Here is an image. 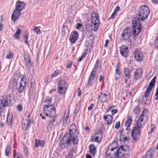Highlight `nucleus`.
<instances>
[{
  "label": "nucleus",
  "instance_id": "nucleus-1",
  "mask_svg": "<svg viewBox=\"0 0 158 158\" xmlns=\"http://www.w3.org/2000/svg\"><path fill=\"white\" fill-rule=\"evenodd\" d=\"M76 126L74 124L70 125L69 128V133H66L62 138L60 143V146L62 148H66L70 144L71 142H73L74 144H77L78 139L77 135H75L74 131H76Z\"/></svg>",
  "mask_w": 158,
  "mask_h": 158
},
{
  "label": "nucleus",
  "instance_id": "nucleus-2",
  "mask_svg": "<svg viewBox=\"0 0 158 158\" xmlns=\"http://www.w3.org/2000/svg\"><path fill=\"white\" fill-rule=\"evenodd\" d=\"M26 79L21 76L19 72H16L13 77V81L15 84L16 89L19 93L23 92L26 84Z\"/></svg>",
  "mask_w": 158,
  "mask_h": 158
},
{
  "label": "nucleus",
  "instance_id": "nucleus-3",
  "mask_svg": "<svg viewBox=\"0 0 158 158\" xmlns=\"http://www.w3.org/2000/svg\"><path fill=\"white\" fill-rule=\"evenodd\" d=\"M143 111L136 123V126L133 130L131 135L134 141H136L140 135V129L143 127L141 123L143 122L144 117Z\"/></svg>",
  "mask_w": 158,
  "mask_h": 158
},
{
  "label": "nucleus",
  "instance_id": "nucleus-4",
  "mask_svg": "<svg viewBox=\"0 0 158 158\" xmlns=\"http://www.w3.org/2000/svg\"><path fill=\"white\" fill-rule=\"evenodd\" d=\"M52 99L48 97L46 98L45 102H47L48 105L44 106V111L46 116L47 117H54L55 115V108L51 104L52 102Z\"/></svg>",
  "mask_w": 158,
  "mask_h": 158
},
{
  "label": "nucleus",
  "instance_id": "nucleus-5",
  "mask_svg": "<svg viewBox=\"0 0 158 158\" xmlns=\"http://www.w3.org/2000/svg\"><path fill=\"white\" fill-rule=\"evenodd\" d=\"M114 154L119 158H127L130 155V152L126 146H123Z\"/></svg>",
  "mask_w": 158,
  "mask_h": 158
},
{
  "label": "nucleus",
  "instance_id": "nucleus-6",
  "mask_svg": "<svg viewBox=\"0 0 158 158\" xmlns=\"http://www.w3.org/2000/svg\"><path fill=\"white\" fill-rule=\"evenodd\" d=\"M138 16L141 20H143L148 17L149 13L150 10L148 7L146 5L141 6L139 9Z\"/></svg>",
  "mask_w": 158,
  "mask_h": 158
},
{
  "label": "nucleus",
  "instance_id": "nucleus-7",
  "mask_svg": "<svg viewBox=\"0 0 158 158\" xmlns=\"http://www.w3.org/2000/svg\"><path fill=\"white\" fill-rule=\"evenodd\" d=\"M22 127L23 129L26 130L28 128H29L31 125V123L30 122V115L26 112L22 121Z\"/></svg>",
  "mask_w": 158,
  "mask_h": 158
},
{
  "label": "nucleus",
  "instance_id": "nucleus-8",
  "mask_svg": "<svg viewBox=\"0 0 158 158\" xmlns=\"http://www.w3.org/2000/svg\"><path fill=\"white\" fill-rule=\"evenodd\" d=\"M156 79V77L155 76L149 83L144 94V97L145 98H147L148 97L153 88L155 86Z\"/></svg>",
  "mask_w": 158,
  "mask_h": 158
},
{
  "label": "nucleus",
  "instance_id": "nucleus-9",
  "mask_svg": "<svg viewBox=\"0 0 158 158\" xmlns=\"http://www.w3.org/2000/svg\"><path fill=\"white\" fill-rule=\"evenodd\" d=\"M131 36V31L130 27L125 28L123 31L121 35V37L124 40H128L130 41V38Z\"/></svg>",
  "mask_w": 158,
  "mask_h": 158
},
{
  "label": "nucleus",
  "instance_id": "nucleus-10",
  "mask_svg": "<svg viewBox=\"0 0 158 158\" xmlns=\"http://www.w3.org/2000/svg\"><path fill=\"white\" fill-rule=\"evenodd\" d=\"M66 84V82L64 80H61L59 81L58 88L60 94H63L65 93L67 88Z\"/></svg>",
  "mask_w": 158,
  "mask_h": 158
},
{
  "label": "nucleus",
  "instance_id": "nucleus-11",
  "mask_svg": "<svg viewBox=\"0 0 158 158\" xmlns=\"http://www.w3.org/2000/svg\"><path fill=\"white\" fill-rule=\"evenodd\" d=\"M134 53V57L137 61L141 62L143 60L144 56L142 50L140 49H136L135 50Z\"/></svg>",
  "mask_w": 158,
  "mask_h": 158
},
{
  "label": "nucleus",
  "instance_id": "nucleus-12",
  "mask_svg": "<svg viewBox=\"0 0 158 158\" xmlns=\"http://www.w3.org/2000/svg\"><path fill=\"white\" fill-rule=\"evenodd\" d=\"M118 143L117 141H114L112 143L109 145L108 147L107 151V153L108 154L109 152H117V150H118L117 149Z\"/></svg>",
  "mask_w": 158,
  "mask_h": 158
},
{
  "label": "nucleus",
  "instance_id": "nucleus-13",
  "mask_svg": "<svg viewBox=\"0 0 158 158\" xmlns=\"http://www.w3.org/2000/svg\"><path fill=\"white\" fill-rule=\"evenodd\" d=\"M120 51L122 56L127 57L128 55V48L126 45H123L120 48Z\"/></svg>",
  "mask_w": 158,
  "mask_h": 158
},
{
  "label": "nucleus",
  "instance_id": "nucleus-14",
  "mask_svg": "<svg viewBox=\"0 0 158 158\" xmlns=\"http://www.w3.org/2000/svg\"><path fill=\"white\" fill-rule=\"evenodd\" d=\"M78 32L76 31H73L70 34L69 40L71 43H74L78 38Z\"/></svg>",
  "mask_w": 158,
  "mask_h": 158
},
{
  "label": "nucleus",
  "instance_id": "nucleus-15",
  "mask_svg": "<svg viewBox=\"0 0 158 158\" xmlns=\"http://www.w3.org/2000/svg\"><path fill=\"white\" fill-rule=\"evenodd\" d=\"M21 11L15 9L11 15V19L12 21H16L21 15Z\"/></svg>",
  "mask_w": 158,
  "mask_h": 158
},
{
  "label": "nucleus",
  "instance_id": "nucleus-16",
  "mask_svg": "<svg viewBox=\"0 0 158 158\" xmlns=\"http://www.w3.org/2000/svg\"><path fill=\"white\" fill-rule=\"evenodd\" d=\"M25 3L23 2L18 1L16 4V8L15 9L21 11L24 8Z\"/></svg>",
  "mask_w": 158,
  "mask_h": 158
},
{
  "label": "nucleus",
  "instance_id": "nucleus-17",
  "mask_svg": "<svg viewBox=\"0 0 158 158\" xmlns=\"http://www.w3.org/2000/svg\"><path fill=\"white\" fill-rule=\"evenodd\" d=\"M96 74V72L95 70L92 71L90 74V76L89 77V80L88 81V85H90L93 83V81L94 78L95 77V74Z\"/></svg>",
  "mask_w": 158,
  "mask_h": 158
},
{
  "label": "nucleus",
  "instance_id": "nucleus-18",
  "mask_svg": "<svg viewBox=\"0 0 158 158\" xmlns=\"http://www.w3.org/2000/svg\"><path fill=\"white\" fill-rule=\"evenodd\" d=\"M106 125H109L111 123L113 119V117L110 115L107 114L104 116Z\"/></svg>",
  "mask_w": 158,
  "mask_h": 158
},
{
  "label": "nucleus",
  "instance_id": "nucleus-19",
  "mask_svg": "<svg viewBox=\"0 0 158 158\" xmlns=\"http://www.w3.org/2000/svg\"><path fill=\"white\" fill-rule=\"evenodd\" d=\"M132 27H141L140 20L138 17H136L134 18L132 21Z\"/></svg>",
  "mask_w": 158,
  "mask_h": 158
},
{
  "label": "nucleus",
  "instance_id": "nucleus-20",
  "mask_svg": "<svg viewBox=\"0 0 158 158\" xmlns=\"http://www.w3.org/2000/svg\"><path fill=\"white\" fill-rule=\"evenodd\" d=\"M92 18H91V23H94L96 19L99 22V19L97 13L96 12H93L91 14Z\"/></svg>",
  "mask_w": 158,
  "mask_h": 158
},
{
  "label": "nucleus",
  "instance_id": "nucleus-21",
  "mask_svg": "<svg viewBox=\"0 0 158 158\" xmlns=\"http://www.w3.org/2000/svg\"><path fill=\"white\" fill-rule=\"evenodd\" d=\"M107 95L106 94L101 93L100 94L99 96V100L100 102H104L107 99Z\"/></svg>",
  "mask_w": 158,
  "mask_h": 158
},
{
  "label": "nucleus",
  "instance_id": "nucleus-22",
  "mask_svg": "<svg viewBox=\"0 0 158 158\" xmlns=\"http://www.w3.org/2000/svg\"><path fill=\"white\" fill-rule=\"evenodd\" d=\"M98 21L96 19V21L94 23H92L91 26L93 30L96 31L98 30L99 27Z\"/></svg>",
  "mask_w": 158,
  "mask_h": 158
},
{
  "label": "nucleus",
  "instance_id": "nucleus-23",
  "mask_svg": "<svg viewBox=\"0 0 158 158\" xmlns=\"http://www.w3.org/2000/svg\"><path fill=\"white\" fill-rule=\"evenodd\" d=\"M45 142L44 141L36 139L35 142V144L36 147L41 146L43 147L44 145Z\"/></svg>",
  "mask_w": 158,
  "mask_h": 158
},
{
  "label": "nucleus",
  "instance_id": "nucleus-24",
  "mask_svg": "<svg viewBox=\"0 0 158 158\" xmlns=\"http://www.w3.org/2000/svg\"><path fill=\"white\" fill-rule=\"evenodd\" d=\"M90 153L94 155L96 152V148L94 144H91L90 145L89 147Z\"/></svg>",
  "mask_w": 158,
  "mask_h": 158
},
{
  "label": "nucleus",
  "instance_id": "nucleus-25",
  "mask_svg": "<svg viewBox=\"0 0 158 158\" xmlns=\"http://www.w3.org/2000/svg\"><path fill=\"white\" fill-rule=\"evenodd\" d=\"M124 73L126 77L128 79L130 78L131 76V71L129 69L127 68H125L124 69Z\"/></svg>",
  "mask_w": 158,
  "mask_h": 158
},
{
  "label": "nucleus",
  "instance_id": "nucleus-26",
  "mask_svg": "<svg viewBox=\"0 0 158 158\" xmlns=\"http://www.w3.org/2000/svg\"><path fill=\"white\" fill-rule=\"evenodd\" d=\"M133 34L135 36L139 34L141 31V27H133Z\"/></svg>",
  "mask_w": 158,
  "mask_h": 158
},
{
  "label": "nucleus",
  "instance_id": "nucleus-27",
  "mask_svg": "<svg viewBox=\"0 0 158 158\" xmlns=\"http://www.w3.org/2000/svg\"><path fill=\"white\" fill-rule=\"evenodd\" d=\"M54 117H49L50 118H52V119L50 121L48 124V126L49 127H50L51 128H52L54 127V123L55 121V116Z\"/></svg>",
  "mask_w": 158,
  "mask_h": 158
},
{
  "label": "nucleus",
  "instance_id": "nucleus-28",
  "mask_svg": "<svg viewBox=\"0 0 158 158\" xmlns=\"http://www.w3.org/2000/svg\"><path fill=\"white\" fill-rule=\"evenodd\" d=\"M132 119L130 116H127V119L125 122L126 127H130L132 122Z\"/></svg>",
  "mask_w": 158,
  "mask_h": 158
},
{
  "label": "nucleus",
  "instance_id": "nucleus-29",
  "mask_svg": "<svg viewBox=\"0 0 158 158\" xmlns=\"http://www.w3.org/2000/svg\"><path fill=\"white\" fill-rule=\"evenodd\" d=\"M24 59L26 62L30 64V58L29 56L28 53L26 52H24Z\"/></svg>",
  "mask_w": 158,
  "mask_h": 158
},
{
  "label": "nucleus",
  "instance_id": "nucleus-30",
  "mask_svg": "<svg viewBox=\"0 0 158 158\" xmlns=\"http://www.w3.org/2000/svg\"><path fill=\"white\" fill-rule=\"evenodd\" d=\"M108 154L107 153V151L106 152V158H116L115 156H117L115 154H114V152H109Z\"/></svg>",
  "mask_w": 158,
  "mask_h": 158
},
{
  "label": "nucleus",
  "instance_id": "nucleus-31",
  "mask_svg": "<svg viewBox=\"0 0 158 158\" xmlns=\"http://www.w3.org/2000/svg\"><path fill=\"white\" fill-rule=\"evenodd\" d=\"M59 73V71L57 70L55 71L52 74V75L49 77V79L50 81H51L53 78L57 76Z\"/></svg>",
  "mask_w": 158,
  "mask_h": 158
},
{
  "label": "nucleus",
  "instance_id": "nucleus-32",
  "mask_svg": "<svg viewBox=\"0 0 158 158\" xmlns=\"http://www.w3.org/2000/svg\"><path fill=\"white\" fill-rule=\"evenodd\" d=\"M21 30L20 29L18 28L16 32H15V33L14 35V37L16 39H19V38L20 34L21 33Z\"/></svg>",
  "mask_w": 158,
  "mask_h": 158
},
{
  "label": "nucleus",
  "instance_id": "nucleus-33",
  "mask_svg": "<svg viewBox=\"0 0 158 158\" xmlns=\"http://www.w3.org/2000/svg\"><path fill=\"white\" fill-rule=\"evenodd\" d=\"M12 116L11 117L10 115H8L7 116L6 120L7 122V124L10 126H11L12 124L13 121Z\"/></svg>",
  "mask_w": 158,
  "mask_h": 158
},
{
  "label": "nucleus",
  "instance_id": "nucleus-34",
  "mask_svg": "<svg viewBox=\"0 0 158 158\" xmlns=\"http://www.w3.org/2000/svg\"><path fill=\"white\" fill-rule=\"evenodd\" d=\"M115 72L117 74L120 75L121 74L120 68V63H118L116 67Z\"/></svg>",
  "mask_w": 158,
  "mask_h": 158
},
{
  "label": "nucleus",
  "instance_id": "nucleus-35",
  "mask_svg": "<svg viewBox=\"0 0 158 158\" xmlns=\"http://www.w3.org/2000/svg\"><path fill=\"white\" fill-rule=\"evenodd\" d=\"M10 150L11 147L10 145H7L5 150V155L6 156H9V153H10Z\"/></svg>",
  "mask_w": 158,
  "mask_h": 158
},
{
  "label": "nucleus",
  "instance_id": "nucleus-36",
  "mask_svg": "<svg viewBox=\"0 0 158 158\" xmlns=\"http://www.w3.org/2000/svg\"><path fill=\"white\" fill-rule=\"evenodd\" d=\"M141 77L139 75V72L137 71L135 72L134 75V78L135 80H137L139 79Z\"/></svg>",
  "mask_w": 158,
  "mask_h": 158
},
{
  "label": "nucleus",
  "instance_id": "nucleus-37",
  "mask_svg": "<svg viewBox=\"0 0 158 158\" xmlns=\"http://www.w3.org/2000/svg\"><path fill=\"white\" fill-rule=\"evenodd\" d=\"M8 100H4L0 102V105L2 107H4L8 105Z\"/></svg>",
  "mask_w": 158,
  "mask_h": 158
},
{
  "label": "nucleus",
  "instance_id": "nucleus-38",
  "mask_svg": "<svg viewBox=\"0 0 158 158\" xmlns=\"http://www.w3.org/2000/svg\"><path fill=\"white\" fill-rule=\"evenodd\" d=\"M91 137H92L91 139V140H93V141L96 142H98L99 140H101V137H98L97 136V135H95L94 136H92Z\"/></svg>",
  "mask_w": 158,
  "mask_h": 158
},
{
  "label": "nucleus",
  "instance_id": "nucleus-39",
  "mask_svg": "<svg viewBox=\"0 0 158 158\" xmlns=\"http://www.w3.org/2000/svg\"><path fill=\"white\" fill-rule=\"evenodd\" d=\"M14 158H23L21 154L19 153H15L14 155Z\"/></svg>",
  "mask_w": 158,
  "mask_h": 158
},
{
  "label": "nucleus",
  "instance_id": "nucleus-40",
  "mask_svg": "<svg viewBox=\"0 0 158 158\" xmlns=\"http://www.w3.org/2000/svg\"><path fill=\"white\" fill-rule=\"evenodd\" d=\"M69 114L65 113L64 115V119L63 121V123H65L68 120L69 118Z\"/></svg>",
  "mask_w": 158,
  "mask_h": 158
},
{
  "label": "nucleus",
  "instance_id": "nucleus-41",
  "mask_svg": "<svg viewBox=\"0 0 158 158\" xmlns=\"http://www.w3.org/2000/svg\"><path fill=\"white\" fill-rule=\"evenodd\" d=\"M140 110L138 106H136L135 107L133 110V112L134 113L137 114L139 112Z\"/></svg>",
  "mask_w": 158,
  "mask_h": 158
},
{
  "label": "nucleus",
  "instance_id": "nucleus-42",
  "mask_svg": "<svg viewBox=\"0 0 158 158\" xmlns=\"http://www.w3.org/2000/svg\"><path fill=\"white\" fill-rule=\"evenodd\" d=\"M34 31L38 34H39L41 33L40 30L37 27H35L34 28Z\"/></svg>",
  "mask_w": 158,
  "mask_h": 158
},
{
  "label": "nucleus",
  "instance_id": "nucleus-43",
  "mask_svg": "<svg viewBox=\"0 0 158 158\" xmlns=\"http://www.w3.org/2000/svg\"><path fill=\"white\" fill-rule=\"evenodd\" d=\"M13 57V54H12L11 52L8 53L6 56V58L8 59H10L12 58Z\"/></svg>",
  "mask_w": 158,
  "mask_h": 158
},
{
  "label": "nucleus",
  "instance_id": "nucleus-44",
  "mask_svg": "<svg viewBox=\"0 0 158 158\" xmlns=\"http://www.w3.org/2000/svg\"><path fill=\"white\" fill-rule=\"evenodd\" d=\"M17 110L21 112L22 111L23 109V106L22 105L19 104L17 106Z\"/></svg>",
  "mask_w": 158,
  "mask_h": 158
},
{
  "label": "nucleus",
  "instance_id": "nucleus-45",
  "mask_svg": "<svg viewBox=\"0 0 158 158\" xmlns=\"http://www.w3.org/2000/svg\"><path fill=\"white\" fill-rule=\"evenodd\" d=\"M155 128V125L154 124H152L151 125V130L148 132V134H151L154 131Z\"/></svg>",
  "mask_w": 158,
  "mask_h": 158
},
{
  "label": "nucleus",
  "instance_id": "nucleus-46",
  "mask_svg": "<svg viewBox=\"0 0 158 158\" xmlns=\"http://www.w3.org/2000/svg\"><path fill=\"white\" fill-rule=\"evenodd\" d=\"M120 126V122L118 121L116 123L115 125V128L116 129H118L119 128Z\"/></svg>",
  "mask_w": 158,
  "mask_h": 158
},
{
  "label": "nucleus",
  "instance_id": "nucleus-47",
  "mask_svg": "<svg viewBox=\"0 0 158 158\" xmlns=\"http://www.w3.org/2000/svg\"><path fill=\"white\" fill-rule=\"evenodd\" d=\"M72 65L71 62L70 61H69L67 65V67L68 68H70Z\"/></svg>",
  "mask_w": 158,
  "mask_h": 158
},
{
  "label": "nucleus",
  "instance_id": "nucleus-48",
  "mask_svg": "<svg viewBox=\"0 0 158 158\" xmlns=\"http://www.w3.org/2000/svg\"><path fill=\"white\" fill-rule=\"evenodd\" d=\"M118 110L116 109H113L111 111V114L112 115H114V114L117 113Z\"/></svg>",
  "mask_w": 158,
  "mask_h": 158
},
{
  "label": "nucleus",
  "instance_id": "nucleus-49",
  "mask_svg": "<svg viewBox=\"0 0 158 158\" xmlns=\"http://www.w3.org/2000/svg\"><path fill=\"white\" fill-rule=\"evenodd\" d=\"M116 13L115 12H114L110 16V17L108 19V20H109L110 19H113L116 15Z\"/></svg>",
  "mask_w": 158,
  "mask_h": 158
},
{
  "label": "nucleus",
  "instance_id": "nucleus-50",
  "mask_svg": "<svg viewBox=\"0 0 158 158\" xmlns=\"http://www.w3.org/2000/svg\"><path fill=\"white\" fill-rule=\"evenodd\" d=\"M89 45H91V44H89V41L88 40L86 41L85 42V46L88 48Z\"/></svg>",
  "mask_w": 158,
  "mask_h": 158
},
{
  "label": "nucleus",
  "instance_id": "nucleus-51",
  "mask_svg": "<svg viewBox=\"0 0 158 158\" xmlns=\"http://www.w3.org/2000/svg\"><path fill=\"white\" fill-rule=\"evenodd\" d=\"M94 106V104H91L90 106L88 107V109L89 110H92L93 107Z\"/></svg>",
  "mask_w": 158,
  "mask_h": 158
},
{
  "label": "nucleus",
  "instance_id": "nucleus-52",
  "mask_svg": "<svg viewBox=\"0 0 158 158\" xmlns=\"http://www.w3.org/2000/svg\"><path fill=\"white\" fill-rule=\"evenodd\" d=\"M96 135H97V136L99 137L100 136L101 137V139L102 138V133H97L96 134H95Z\"/></svg>",
  "mask_w": 158,
  "mask_h": 158
},
{
  "label": "nucleus",
  "instance_id": "nucleus-53",
  "mask_svg": "<svg viewBox=\"0 0 158 158\" xmlns=\"http://www.w3.org/2000/svg\"><path fill=\"white\" fill-rule=\"evenodd\" d=\"M82 26V24L81 23H78L77 24V26L76 27V28L79 29L80 27Z\"/></svg>",
  "mask_w": 158,
  "mask_h": 158
},
{
  "label": "nucleus",
  "instance_id": "nucleus-54",
  "mask_svg": "<svg viewBox=\"0 0 158 158\" xmlns=\"http://www.w3.org/2000/svg\"><path fill=\"white\" fill-rule=\"evenodd\" d=\"M119 9L120 7L119 6H117L115 9L114 10V12H115L116 13H117L119 11Z\"/></svg>",
  "mask_w": 158,
  "mask_h": 158
},
{
  "label": "nucleus",
  "instance_id": "nucleus-55",
  "mask_svg": "<svg viewBox=\"0 0 158 158\" xmlns=\"http://www.w3.org/2000/svg\"><path fill=\"white\" fill-rule=\"evenodd\" d=\"M77 92L78 93V96H80L81 95V91L80 88H79L78 89Z\"/></svg>",
  "mask_w": 158,
  "mask_h": 158
},
{
  "label": "nucleus",
  "instance_id": "nucleus-56",
  "mask_svg": "<svg viewBox=\"0 0 158 158\" xmlns=\"http://www.w3.org/2000/svg\"><path fill=\"white\" fill-rule=\"evenodd\" d=\"M51 81H50V79H49V77L45 79V82L47 83H49Z\"/></svg>",
  "mask_w": 158,
  "mask_h": 158
},
{
  "label": "nucleus",
  "instance_id": "nucleus-57",
  "mask_svg": "<svg viewBox=\"0 0 158 158\" xmlns=\"http://www.w3.org/2000/svg\"><path fill=\"white\" fill-rule=\"evenodd\" d=\"M109 42V40H106L105 41V44L104 45L105 47H106L107 46V44Z\"/></svg>",
  "mask_w": 158,
  "mask_h": 158
},
{
  "label": "nucleus",
  "instance_id": "nucleus-58",
  "mask_svg": "<svg viewBox=\"0 0 158 158\" xmlns=\"http://www.w3.org/2000/svg\"><path fill=\"white\" fill-rule=\"evenodd\" d=\"M104 79V77L102 75H101L99 78V81L100 82H101L102 80H103Z\"/></svg>",
  "mask_w": 158,
  "mask_h": 158
},
{
  "label": "nucleus",
  "instance_id": "nucleus-59",
  "mask_svg": "<svg viewBox=\"0 0 158 158\" xmlns=\"http://www.w3.org/2000/svg\"><path fill=\"white\" fill-rule=\"evenodd\" d=\"M3 27V26L2 23L0 22V31H2Z\"/></svg>",
  "mask_w": 158,
  "mask_h": 158
},
{
  "label": "nucleus",
  "instance_id": "nucleus-60",
  "mask_svg": "<svg viewBox=\"0 0 158 158\" xmlns=\"http://www.w3.org/2000/svg\"><path fill=\"white\" fill-rule=\"evenodd\" d=\"M66 158H73V154L72 153L69 154Z\"/></svg>",
  "mask_w": 158,
  "mask_h": 158
},
{
  "label": "nucleus",
  "instance_id": "nucleus-61",
  "mask_svg": "<svg viewBox=\"0 0 158 158\" xmlns=\"http://www.w3.org/2000/svg\"><path fill=\"white\" fill-rule=\"evenodd\" d=\"M153 3L155 4L158 3V0H151Z\"/></svg>",
  "mask_w": 158,
  "mask_h": 158
},
{
  "label": "nucleus",
  "instance_id": "nucleus-62",
  "mask_svg": "<svg viewBox=\"0 0 158 158\" xmlns=\"http://www.w3.org/2000/svg\"><path fill=\"white\" fill-rule=\"evenodd\" d=\"M28 34H27V35H26L24 37V38L25 40H28Z\"/></svg>",
  "mask_w": 158,
  "mask_h": 158
},
{
  "label": "nucleus",
  "instance_id": "nucleus-63",
  "mask_svg": "<svg viewBox=\"0 0 158 158\" xmlns=\"http://www.w3.org/2000/svg\"><path fill=\"white\" fill-rule=\"evenodd\" d=\"M86 53L85 52H84V53L81 55V56L83 58H84L85 57V56L86 55Z\"/></svg>",
  "mask_w": 158,
  "mask_h": 158
},
{
  "label": "nucleus",
  "instance_id": "nucleus-64",
  "mask_svg": "<svg viewBox=\"0 0 158 158\" xmlns=\"http://www.w3.org/2000/svg\"><path fill=\"white\" fill-rule=\"evenodd\" d=\"M86 158H92V157L90 155L87 154L86 155Z\"/></svg>",
  "mask_w": 158,
  "mask_h": 158
}]
</instances>
